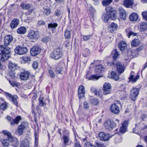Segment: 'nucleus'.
<instances>
[{"label": "nucleus", "mask_w": 147, "mask_h": 147, "mask_svg": "<svg viewBox=\"0 0 147 147\" xmlns=\"http://www.w3.org/2000/svg\"><path fill=\"white\" fill-rule=\"evenodd\" d=\"M11 47H3L2 46H0V61H4L7 60L10 57V54L9 50Z\"/></svg>", "instance_id": "obj_1"}, {"label": "nucleus", "mask_w": 147, "mask_h": 147, "mask_svg": "<svg viewBox=\"0 0 147 147\" xmlns=\"http://www.w3.org/2000/svg\"><path fill=\"white\" fill-rule=\"evenodd\" d=\"M3 134L6 135L7 136V138L10 142L12 143V145H17L18 144V141L17 139L15 137H13L12 136L10 133L7 130H4L3 131Z\"/></svg>", "instance_id": "obj_2"}, {"label": "nucleus", "mask_w": 147, "mask_h": 147, "mask_svg": "<svg viewBox=\"0 0 147 147\" xmlns=\"http://www.w3.org/2000/svg\"><path fill=\"white\" fill-rule=\"evenodd\" d=\"M63 55L62 50L60 48L56 49L51 54L50 57L54 59H58L61 58Z\"/></svg>", "instance_id": "obj_3"}, {"label": "nucleus", "mask_w": 147, "mask_h": 147, "mask_svg": "<svg viewBox=\"0 0 147 147\" xmlns=\"http://www.w3.org/2000/svg\"><path fill=\"white\" fill-rule=\"evenodd\" d=\"M14 51L16 53L22 55L26 54L28 52V49L26 47L18 46L15 49Z\"/></svg>", "instance_id": "obj_4"}, {"label": "nucleus", "mask_w": 147, "mask_h": 147, "mask_svg": "<svg viewBox=\"0 0 147 147\" xmlns=\"http://www.w3.org/2000/svg\"><path fill=\"white\" fill-rule=\"evenodd\" d=\"M112 86L109 83H105L103 86V94L107 95L110 94L111 91Z\"/></svg>", "instance_id": "obj_5"}, {"label": "nucleus", "mask_w": 147, "mask_h": 147, "mask_svg": "<svg viewBox=\"0 0 147 147\" xmlns=\"http://www.w3.org/2000/svg\"><path fill=\"white\" fill-rule=\"evenodd\" d=\"M20 6L23 9L28 10V13L29 14L32 13L34 9V7L33 5L29 4L22 3L21 4Z\"/></svg>", "instance_id": "obj_6"}, {"label": "nucleus", "mask_w": 147, "mask_h": 147, "mask_svg": "<svg viewBox=\"0 0 147 147\" xmlns=\"http://www.w3.org/2000/svg\"><path fill=\"white\" fill-rule=\"evenodd\" d=\"M139 92V89L136 88H133L131 91L130 97L134 101H135Z\"/></svg>", "instance_id": "obj_7"}, {"label": "nucleus", "mask_w": 147, "mask_h": 147, "mask_svg": "<svg viewBox=\"0 0 147 147\" xmlns=\"http://www.w3.org/2000/svg\"><path fill=\"white\" fill-rule=\"evenodd\" d=\"M105 125L107 129L111 130L116 126L117 124L111 120H108L105 122Z\"/></svg>", "instance_id": "obj_8"}, {"label": "nucleus", "mask_w": 147, "mask_h": 147, "mask_svg": "<svg viewBox=\"0 0 147 147\" xmlns=\"http://www.w3.org/2000/svg\"><path fill=\"white\" fill-rule=\"evenodd\" d=\"M28 36L31 39H37L39 37V34L37 31L30 30L28 31Z\"/></svg>", "instance_id": "obj_9"}, {"label": "nucleus", "mask_w": 147, "mask_h": 147, "mask_svg": "<svg viewBox=\"0 0 147 147\" xmlns=\"http://www.w3.org/2000/svg\"><path fill=\"white\" fill-rule=\"evenodd\" d=\"M86 90L84 86L80 85L78 89V96L79 99L83 98L85 96Z\"/></svg>", "instance_id": "obj_10"}, {"label": "nucleus", "mask_w": 147, "mask_h": 147, "mask_svg": "<svg viewBox=\"0 0 147 147\" xmlns=\"http://www.w3.org/2000/svg\"><path fill=\"white\" fill-rule=\"evenodd\" d=\"M13 40V38L11 36L7 35L5 36L4 38L5 47H12V46H10V44L11 42Z\"/></svg>", "instance_id": "obj_11"}, {"label": "nucleus", "mask_w": 147, "mask_h": 147, "mask_svg": "<svg viewBox=\"0 0 147 147\" xmlns=\"http://www.w3.org/2000/svg\"><path fill=\"white\" fill-rule=\"evenodd\" d=\"M106 9L109 13L110 17L111 19L113 20H115L116 18V14L115 11H113V9L111 7H107L106 8Z\"/></svg>", "instance_id": "obj_12"}, {"label": "nucleus", "mask_w": 147, "mask_h": 147, "mask_svg": "<svg viewBox=\"0 0 147 147\" xmlns=\"http://www.w3.org/2000/svg\"><path fill=\"white\" fill-rule=\"evenodd\" d=\"M117 70L118 73L121 74L123 72L125 69V67L123 64L120 62H118L116 64Z\"/></svg>", "instance_id": "obj_13"}, {"label": "nucleus", "mask_w": 147, "mask_h": 147, "mask_svg": "<svg viewBox=\"0 0 147 147\" xmlns=\"http://www.w3.org/2000/svg\"><path fill=\"white\" fill-rule=\"evenodd\" d=\"M98 136L101 140L104 141L108 140L112 137V136L110 134H105L102 132L100 133Z\"/></svg>", "instance_id": "obj_14"}, {"label": "nucleus", "mask_w": 147, "mask_h": 147, "mask_svg": "<svg viewBox=\"0 0 147 147\" xmlns=\"http://www.w3.org/2000/svg\"><path fill=\"white\" fill-rule=\"evenodd\" d=\"M40 49L38 46L34 47L30 49V53L33 56H35L40 53Z\"/></svg>", "instance_id": "obj_15"}, {"label": "nucleus", "mask_w": 147, "mask_h": 147, "mask_svg": "<svg viewBox=\"0 0 147 147\" xmlns=\"http://www.w3.org/2000/svg\"><path fill=\"white\" fill-rule=\"evenodd\" d=\"M28 125L27 123H22L21 125L18 126V133L20 136L22 135L26 126Z\"/></svg>", "instance_id": "obj_16"}, {"label": "nucleus", "mask_w": 147, "mask_h": 147, "mask_svg": "<svg viewBox=\"0 0 147 147\" xmlns=\"http://www.w3.org/2000/svg\"><path fill=\"white\" fill-rule=\"evenodd\" d=\"M5 95L7 97H9L11 99L12 102L16 105H18V103L17 100L18 99V96L16 95H13V96L10 94L5 92Z\"/></svg>", "instance_id": "obj_17"}, {"label": "nucleus", "mask_w": 147, "mask_h": 147, "mask_svg": "<svg viewBox=\"0 0 147 147\" xmlns=\"http://www.w3.org/2000/svg\"><path fill=\"white\" fill-rule=\"evenodd\" d=\"M110 108L111 112L114 114H117L119 112V107L115 104L111 105L110 106Z\"/></svg>", "instance_id": "obj_18"}, {"label": "nucleus", "mask_w": 147, "mask_h": 147, "mask_svg": "<svg viewBox=\"0 0 147 147\" xmlns=\"http://www.w3.org/2000/svg\"><path fill=\"white\" fill-rule=\"evenodd\" d=\"M128 124V121L126 120L125 121L122 123V126L121 127L120 129V133H124L127 131Z\"/></svg>", "instance_id": "obj_19"}, {"label": "nucleus", "mask_w": 147, "mask_h": 147, "mask_svg": "<svg viewBox=\"0 0 147 147\" xmlns=\"http://www.w3.org/2000/svg\"><path fill=\"white\" fill-rule=\"evenodd\" d=\"M120 17L123 20H125L126 18V14L125 10L121 7H119L118 9Z\"/></svg>", "instance_id": "obj_20"}, {"label": "nucleus", "mask_w": 147, "mask_h": 147, "mask_svg": "<svg viewBox=\"0 0 147 147\" xmlns=\"http://www.w3.org/2000/svg\"><path fill=\"white\" fill-rule=\"evenodd\" d=\"M30 75V73L28 71L22 72L21 74L20 78L23 80H26L28 79Z\"/></svg>", "instance_id": "obj_21"}, {"label": "nucleus", "mask_w": 147, "mask_h": 147, "mask_svg": "<svg viewBox=\"0 0 147 147\" xmlns=\"http://www.w3.org/2000/svg\"><path fill=\"white\" fill-rule=\"evenodd\" d=\"M0 109L3 110L6 109L7 107V104L4 99L2 98H0Z\"/></svg>", "instance_id": "obj_22"}, {"label": "nucleus", "mask_w": 147, "mask_h": 147, "mask_svg": "<svg viewBox=\"0 0 147 147\" xmlns=\"http://www.w3.org/2000/svg\"><path fill=\"white\" fill-rule=\"evenodd\" d=\"M31 143L30 139H25L21 143L20 147H29Z\"/></svg>", "instance_id": "obj_23"}, {"label": "nucleus", "mask_w": 147, "mask_h": 147, "mask_svg": "<svg viewBox=\"0 0 147 147\" xmlns=\"http://www.w3.org/2000/svg\"><path fill=\"white\" fill-rule=\"evenodd\" d=\"M138 27L141 31L144 32L147 29V24L145 22L140 23L138 25Z\"/></svg>", "instance_id": "obj_24"}, {"label": "nucleus", "mask_w": 147, "mask_h": 147, "mask_svg": "<svg viewBox=\"0 0 147 147\" xmlns=\"http://www.w3.org/2000/svg\"><path fill=\"white\" fill-rule=\"evenodd\" d=\"M19 20L18 19H14L11 22L10 26L12 29L16 28L18 25Z\"/></svg>", "instance_id": "obj_25"}, {"label": "nucleus", "mask_w": 147, "mask_h": 147, "mask_svg": "<svg viewBox=\"0 0 147 147\" xmlns=\"http://www.w3.org/2000/svg\"><path fill=\"white\" fill-rule=\"evenodd\" d=\"M137 51L135 50H129L128 51V55L130 58H134L138 56Z\"/></svg>", "instance_id": "obj_26"}, {"label": "nucleus", "mask_w": 147, "mask_h": 147, "mask_svg": "<svg viewBox=\"0 0 147 147\" xmlns=\"http://www.w3.org/2000/svg\"><path fill=\"white\" fill-rule=\"evenodd\" d=\"M119 47L121 51H124L127 49V44L123 41L121 42L119 44Z\"/></svg>", "instance_id": "obj_27"}, {"label": "nucleus", "mask_w": 147, "mask_h": 147, "mask_svg": "<svg viewBox=\"0 0 147 147\" xmlns=\"http://www.w3.org/2000/svg\"><path fill=\"white\" fill-rule=\"evenodd\" d=\"M138 18V15L136 13H133L129 16V20L131 22H134L137 21Z\"/></svg>", "instance_id": "obj_28"}, {"label": "nucleus", "mask_w": 147, "mask_h": 147, "mask_svg": "<svg viewBox=\"0 0 147 147\" xmlns=\"http://www.w3.org/2000/svg\"><path fill=\"white\" fill-rule=\"evenodd\" d=\"M133 4V2L130 0H125L123 1V5L127 8L131 7Z\"/></svg>", "instance_id": "obj_29"}, {"label": "nucleus", "mask_w": 147, "mask_h": 147, "mask_svg": "<svg viewBox=\"0 0 147 147\" xmlns=\"http://www.w3.org/2000/svg\"><path fill=\"white\" fill-rule=\"evenodd\" d=\"M58 26V24L56 23H51L48 25V28L49 29H51L53 32H55V30Z\"/></svg>", "instance_id": "obj_30"}, {"label": "nucleus", "mask_w": 147, "mask_h": 147, "mask_svg": "<svg viewBox=\"0 0 147 147\" xmlns=\"http://www.w3.org/2000/svg\"><path fill=\"white\" fill-rule=\"evenodd\" d=\"M104 68L102 67V65L100 64L97 65L95 68V70L98 73H102L104 71Z\"/></svg>", "instance_id": "obj_31"}, {"label": "nucleus", "mask_w": 147, "mask_h": 147, "mask_svg": "<svg viewBox=\"0 0 147 147\" xmlns=\"http://www.w3.org/2000/svg\"><path fill=\"white\" fill-rule=\"evenodd\" d=\"M63 144L62 146L63 147H64L65 146H66L69 145V138L65 135H64L63 137Z\"/></svg>", "instance_id": "obj_32"}, {"label": "nucleus", "mask_w": 147, "mask_h": 147, "mask_svg": "<svg viewBox=\"0 0 147 147\" xmlns=\"http://www.w3.org/2000/svg\"><path fill=\"white\" fill-rule=\"evenodd\" d=\"M102 18V20L105 22L106 23L108 21L110 17L108 12L107 13L103 14Z\"/></svg>", "instance_id": "obj_33"}, {"label": "nucleus", "mask_w": 147, "mask_h": 147, "mask_svg": "<svg viewBox=\"0 0 147 147\" xmlns=\"http://www.w3.org/2000/svg\"><path fill=\"white\" fill-rule=\"evenodd\" d=\"M26 32V29L25 27H21L17 30V32L19 34H24Z\"/></svg>", "instance_id": "obj_34"}, {"label": "nucleus", "mask_w": 147, "mask_h": 147, "mask_svg": "<svg viewBox=\"0 0 147 147\" xmlns=\"http://www.w3.org/2000/svg\"><path fill=\"white\" fill-rule=\"evenodd\" d=\"M140 43L139 40L138 39H134L131 42V45L133 47H135L139 46Z\"/></svg>", "instance_id": "obj_35"}, {"label": "nucleus", "mask_w": 147, "mask_h": 147, "mask_svg": "<svg viewBox=\"0 0 147 147\" xmlns=\"http://www.w3.org/2000/svg\"><path fill=\"white\" fill-rule=\"evenodd\" d=\"M111 78L113 79L116 81H117L119 79L118 76L114 71H112L111 72Z\"/></svg>", "instance_id": "obj_36"}, {"label": "nucleus", "mask_w": 147, "mask_h": 147, "mask_svg": "<svg viewBox=\"0 0 147 147\" xmlns=\"http://www.w3.org/2000/svg\"><path fill=\"white\" fill-rule=\"evenodd\" d=\"M112 53L113 54V57L115 60H116L119 55V53L117 51V49H115L112 52Z\"/></svg>", "instance_id": "obj_37"}, {"label": "nucleus", "mask_w": 147, "mask_h": 147, "mask_svg": "<svg viewBox=\"0 0 147 147\" xmlns=\"http://www.w3.org/2000/svg\"><path fill=\"white\" fill-rule=\"evenodd\" d=\"M140 76L139 75H137L135 77L134 76H130L129 78V79L130 82H131L133 83L136 82L137 80L139 79Z\"/></svg>", "instance_id": "obj_38"}, {"label": "nucleus", "mask_w": 147, "mask_h": 147, "mask_svg": "<svg viewBox=\"0 0 147 147\" xmlns=\"http://www.w3.org/2000/svg\"><path fill=\"white\" fill-rule=\"evenodd\" d=\"M71 36V33L70 30H66L64 33V37L66 39L69 38Z\"/></svg>", "instance_id": "obj_39"}, {"label": "nucleus", "mask_w": 147, "mask_h": 147, "mask_svg": "<svg viewBox=\"0 0 147 147\" xmlns=\"http://www.w3.org/2000/svg\"><path fill=\"white\" fill-rule=\"evenodd\" d=\"M43 14L46 16L50 14L51 13L50 9L49 8H44Z\"/></svg>", "instance_id": "obj_40"}, {"label": "nucleus", "mask_w": 147, "mask_h": 147, "mask_svg": "<svg viewBox=\"0 0 147 147\" xmlns=\"http://www.w3.org/2000/svg\"><path fill=\"white\" fill-rule=\"evenodd\" d=\"M21 119V117L20 116H17L15 119L13 120V124L12 122H11V123L12 125L14 124H18Z\"/></svg>", "instance_id": "obj_41"}, {"label": "nucleus", "mask_w": 147, "mask_h": 147, "mask_svg": "<svg viewBox=\"0 0 147 147\" xmlns=\"http://www.w3.org/2000/svg\"><path fill=\"white\" fill-rule=\"evenodd\" d=\"M1 142L3 146L4 147L8 146L9 145V143L7 139H2L1 140Z\"/></svg>", "instance_id": "obj_42"}, {"label": "nucleus", "mask_w": 147, "mask_h": 147, "mask_svg": "<svg viewBox=\"0 0 147 147\" xmlns=\"http://www.w3.org/2000/svg\"><path fill=\"white\" fill-rule=\"evenodd\" d=\"M120 98L122 100H123L126 97V93L124 91H122L120 92Z\"/></svg>", "instance_id": "obj_43"}, {"label": "nucleus", "mask_w": 147, "mask_h": 147, "mask_svg": "<svg viewBox=\"0 0 147 147\" xmlns=\"http://www.w3.org/2000/svg\"><path fill=\"white\" fill-rule=\"evenodd\" d=\"M109 27L111 28L113 31H114L117 29L118 26L116 24L113 23L109 26Z\"/></svg>", "instance_id": "obj_44"}, {"label": "nucleus", "mask_w": 147, "mask_h": 147, "mask_svg": "<svg viewBox=\"0 0 147 147\" xmlns=\"http://www.w3.org/2000/svg\"><path fill=\"white\" fill-rule=\"evenodd\" d=\"M100 77V76H98L96 75H92L90 76L89 79V80H97L99 79Z\"/></svg>", "instance_id": "obj_45"}, {"label": "nucleus", "mask_w": 147, "mask_h": 147, "mask_svg": "<svg viewBox=\"0 0 147 147\" xmlns=\"http://www.w3.org/2000/svg\"><path fill=\"white\" fill-rule=\"evenodd\" d=\"M112 1V0H104L102 1L103 5L106 6L110 4Z\"/></svg>", "instance_id": "obj_46"}, {"label": "nucleus", "mask_w": 147, "mask_h": 147, "mask_svg": "<svg viewBox=\"0 0 147 147\" xmlns=\"http://www.w3.org/2000/svg\"><path fill=\"white\" fill-rule=\"evenodd\" d=\"M90 53V51L88 49H86L84 51L83 55L84 57H86L89 55Z\"/></svg>", "instance_id": "obj_47"}, {"label": "nucleus", "mask_w": 147, "mask_h": 147, "mask_svg": "<svg viewBox=\"0 0 147 147\" xmlns=\"http://www.w3.org/2000/svg\"><path fill=\"white\" fill-rule=\"evenodd\" d=\"M82 38L84 41H86L89 40L92 37L91 35H89L87 36H82Z\"/></svg>", "instance_id": "obj_48"}, {"label": "nucleus", "mask_w": 147, "mask_h": 147, "mask_svg": "<svg viewBox=\"0 0 147 147\" xmlns=\"http://www.w3.org/2000/svg\"><path fill=\"white\" fill-rule=\"evenodd\" d=\"M43 98L42 97H40L39 98V105L40 106H43L44 105H46V103H44L43 101Z\"/></svg>", "instance_id": "obj_49"}, {"label": "nucleus", "mask_w": 147, "mask_h": 147, "mask_svg": "<svg viewBox=\"0 0 147 147\" xmlns=\"http://www.w3.org/2000/svg\"><path fill=\"white\" fill-rule=\"evenodd\" d=\"M37 133H36L35 134V146L34 147H37L38 144V138L37 136Z\"/></svg>", "instance_id": "obj_50"}, {"label": "nucleus", "mask_w": 147, "mask_h": 147, "mask_svg": "<svg viewBox=\"0 0 147 147\" xmlns=\"http://www.w3.org/2000/svg\"><path fill=\"white\" fill-rule=\"evenodd\" d=\"M56 70V72L58 74H61L63 70V68L61 66L57 67Z\"/></svg>", "instance_id": "obj_51"}, {"label": "nucleus", "mask_w": 147, "mask_h": 147, "mask_svg": "<svg viewBox=\"0 0 147 147\" xmlns=\"http://www.w3.org/2000/svg\"><path fill=\"white\" fill-rule=\"evenodd\" d=\"M16 65L15 64L12 63L11 62H9V68L12 70L14 68H15Z\"/></svg>", "instance_id": "obj_52"}, {"label": "nucleus", "mask_w": 147, "mask_h": 147, "mask_svg": "<svg viewBox=\"0 0 147 147\" xmlns=\"http://www.w3.org/2000/svg\"><path fill=\"white\" fill-rule=\"evenodd\" d=\"M49 73L50 76L51 78H54L55 77V74L51 69H50L49 71Z\"/></svg>", "instance_id": "obj_53"}, {"label": "nucleus", "mask_w": 147, "mask_h": 147, "mask_svg": "<svg viewBox=\"0 0 147 147\" xmlns=\"http://www.w3.org/2000/svg\"><path fill=\"white\" fill-rule=\"evenodd\" d=\"M75 142L74 144V147H82L80 142L77 141V139L76 138L75 139Z\"/></svg>", "instance_id": "obj_54"}, {"label": "nucleus", "mask_w": 147, "mask_h": 147, "mask_svg": "<svg viewBox=\"0 0 147 147\" xmlns=\"http://www.w3.org/2000/svg\"><path fill=\"white\" fill-rule=\"evenodd\" d=\"M50 41V38L49 37H45L42 39V41L45 43H47Z\"/></svg>", "instance_id": "obj_55"}, {"label": "nucleus", "mask_w": 147, "mask_h": 147, "mask_svg": "<svg viewBox=\"0 0 147 147\" xmlns=\"http://www.w3.org/2000/svg\"><path fill=\"white\" fill-rule=\"evenodd\" d=\"M23 60L24 61L26 62H28L30 61L31 60L30 57L28 56H25L23 57Z\"/></svg>", "instance_id": "obj_56"}, {"label": "nucleus", "mask_w": 147, "mask_h": 147, "mask_svg": "<svg viewBox=\"0 0 147 147\" xmlns=\"http://www.w3.org/2000/svg\"><path fill=\"white\" fill-rule=\"evenodd\" d=\"M142 14L143 18L147 21V12L146 11L143 12Z\"/></svg>", "instance_id": "obj_57"}, {"label": "nucleus", "mask_w": 147, "mask_h": 147, "mask_svg": "<svg viewBox=\"0 0 147 147\" xmlns=\"http://www.w3.org/2000/svg\"><path fill=\"white\" fill-rule=\"evenodd\" d=\"M137 33H134L133 32L131 31H130L127 34V36L128 38H129L131 36H134L136 35Z\"/></svg>", "instance_id": "obj_58"}, {"label": "nucleus", "mask_w": 147, "mask_h": 147, "mask_svg": "<svg viewBox=\"0 0 147 147\" xmlns=\"http://www.w3.org/2000/svg\"><path fill=\"white\" fill-rule=\"evenodd\" d=\"M91 102L93 105H96L98 104V101L97 99L94 98L92 100Z\"/></svg>", "instance_id": "obj_59"}, {"label": "nucleus", "mask_w": 147, "mask_h": 147, "mask_svg": "<svg viewBox=\"0 0 147 147\" xmlns=\"http://www.w3.org/2000/svg\"><path fill=\"white\" fill-rule=\"evenodd\" d=\"M84 107L86 109H88L89 108V103L86 101H84L83 103Z\"/></svg>", "instance_id": "obj_60"}, {"label": "nucleus", "mask_w": 147, "mask_h": 147, "mask_svg": "<svg viewBox=\"0 0 147 147\" xmlns=\"http://www.w3.org/2000/svg\"><path fill=\"white\" fill-rule=\"evenodd\" d=\"M38 63L36 61H34L32 64V67L34 69H36L38 68Z\"/></svg>", "instance_id": "obj_61"}, {"label": "nucleus", "mask_w": 147, "mask_h": 147, "mask_svg": "<svg viewBox=\"0 0 147 147\" xmlns=\"http://www.w3.org/2000/svg\"><path fill=\"white\" fill-rule=\"evenodd\" d=\"M9 82L11 85L13 87L17 86L18 85V83L15 81L9 80Z\"/></svg>", "instance_id": "obj_62"}, {"label": "nucleus", "mask_w": 147, "mask_h": 147, "mask_svg": "<svg viewBox=\"0 0 147 147\" xmlns=\"http://www.w3.org/2000/svg\"><path fill=\"white\" fill-rule=\"evenodd\" d=\"M93 3L95 5H98L99 4L100 0H92Z\"/></svg>", "instance_id": "obj_63"}, {"label": "nucleus", "mask_w": 147, "mask_h": 147, "mask_svg": "<svg viewBox=\"0 0 147 147\" xmlns=\"http://www.w3.org/2000/svg\"><path fill=\"white\" fill-rule=\"evenodd\" d=\"M10 76L12 79H15L16 77V74L14 73H12L10 74Z\"/></svg>", "instance_id": "obj_64"}]
</instances>
